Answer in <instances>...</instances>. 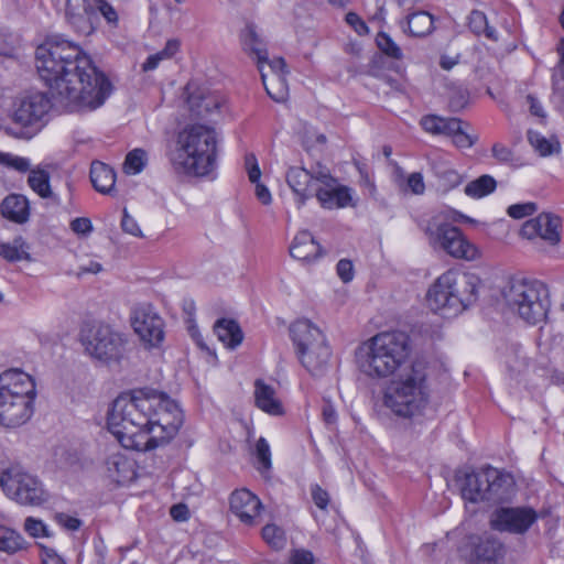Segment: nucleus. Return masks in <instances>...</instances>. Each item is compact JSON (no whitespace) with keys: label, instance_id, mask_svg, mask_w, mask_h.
I'll return each mask as SVG.
<instances>
[{"label":"nucleus","instance_id":"f257e3e1","mask_svg":"<svg viewBox=\"0 0 564 564\" xmlns=\"http://www.w3.org/2000/svg\"><path fill=\"white\" fill-rule=\"evenodd\" d=\"M36 69L48 87L50 97L34 93L18 99L10 113L15 137L30 139L44 126L50 109L67 112L91 111L102 106L112 85L80 46L52 36L36 48Z\"/></svg>","mask_w":564,"mask_h":564},{"label":"nucleus","instance_id":"f03ea898","mask_svg":"<svg viewBox=\"0 0 564 564\" xmlns=\"http://www.w3.org/2000/svg\"><path fill=\"white\" fill-rule=\"evenodd\" d=\"M411 339L404 332H382L361 346L358 361L361 372L372 379H386L398 373L383 392V404L404 419L424 416L430 405L431 388L427 367L421 360H410Z\"/></svg>","mask_w":564,"mask_h":564},{"label":"nucleus","instance_id":"7ed1b4c3","mask_svg":"<svg viewBox=\"0 0 564 564\" xmlns=\"http://www.w3.org/2000/svg\"><path fill=\"white\" fill-rule=\"evenodd\" d=\"M156 402L152 391L143 390L122 393L113 401L107 425L124 448L149 451L150 412Z\"/></svg>","mask_w":564,"mask_h":564},{"label":"nucleus","instance_id":"20e7f679","mask_svg":"<svg viewBox=\"0 0 564 564\" xmlns=\"http://www.w3.org/2000/svg\"><path fill=\"white\" fill-rule=\"evenodd\" d=\"M218 133L214 127L192 123L178 131L169 153L173 170L181 175L207 177L217 169Z\"/></svg>","mask_w":564,"mask_h":564},{"label":"nucleus","instance_id":"39448f33","mask_svg":"<svg viewBox=\"0 0 564 564\" xmlns=\"http://www.w3.org/2000/svg\"><path fill=\"white\" fill-rule=\"evenodd\" d=\"M480 284L475 273L447 270L430 286L427 304L436 313L457 315L477 302Z\"/></svg>","mask_w":564,"mask_h":564},{"label":"nucleus","instance_id":"423d86ee","mask_svg":"<svg viewBox=\"0 0 564 564\" xmlns=\"http://www.w3.org/2000/svg\"><path fill=\"white\" fill-rule=\"evenodd\" d=\"M420 228L430 247L435 251L464 261H475L481 256L479 248L467 238L460 228L454 226L444 213H437L423 219L420 223Z\"/></svg>","mask_w":564,"mask_h":564},{"label":"nucleus","instance_id":"0eeeda50","mask_svg":"<svg viewBox=\"0 0 564 564\" xmlns=\"http://www.w3.org/2000/svg\"><path fill=\"white\" fill-rule=\"evenodd\" d=\"M501 295L510 310L530 325L544 321L550 307L546 286L538 281L520 276L508 280Z\"/></svg>","mask_w":564,"mask_h":564},{"label":"nucleus","instance_id":"6e6552de","mask_svg":"<svg viewBox=\"0 0 564 564\" xmlns=\"http://www.w3.org/2000/svg\"><path fill=\"white\" fill-rule=\"evenodd\" d=\"M85 352L104 364L119 362L127 352L126 334L109 324H94L80 332Z\"/></svg>","mask_w":564,"mask_h":564},{"label":"nucleus","instance_id":"1a4fd4ad","mask_svg":"<svg viewBox=\"0 0 564 564\" xmlns=\"http://www.w3.org/2000/svg\"><path fill=\"white\" fill-rule=\"evenodd\" d=\"M0 486L8 498L21 506L40 507L50 499L42 481L18 464L1 470Z\"/></svg>","mask_w":564,"mask_h":564},{"label":"nucleus","instance_id":"9d476101","mask_svg":"<svg viewBox=\"0 0 564 564\" xmlns=\"http://www.w3.org/2000/svg\"><path fill=\"white\" fill-rule=\"evenodd\" d=\"M156 404L150 412L149 451L169 443L178 433L184 415L178 404L162 392L152 391Z\"/></svg>","mask_w":564,"mask_h":564},{"label":"nucleus","instance_id":"9b49d317","mask_svg":"<svg viewBox=\"0 0 564 564\" xmlns=\"http://www.w3.org/2000/svg\"><path fill=\"white\" fill-rule=\"evenodd\" d=\"M458 481L462 498L469 502L498 501L507 496L508 477L491 466L466 473Z\"/></svg>","mask_w":564,"mask_h":564},{"label":"nucleus","instance_id":"f8f14e48","mask_svg":"<svg viewBox=\"0 0 564 564\" xmlns=\"http://www.w3.org/2000/svg\"><path fill=\"white\" fill-rule=\"evenodd\" d=\"M539 520V513L532 507H498L489 519L490 528L501 533L525 534Z\"/></svg>","mask_w":564,"mask_h":564},{"label":"nucleus","instance_id":"ddd939ff","mask_svg":"<svg viewBox=\"0 0 564 564\" xmlns=\"http://www.w3.org/2000/svg\"><path fill=\"white\" fill-rule=\"evenodd\" d=\"M131 325L140 339L150 347L159 346L164 339L163 319L151 305L135 307Z\"/></svg>","mask_w":564,"mask_h":564},{"label":"nucleus","instance_id":"4468645a","mask_svg":"<svg viewBox=\"0 0 564 564\" xmlns=\"http://www.w3.org/2000/svg\"><path fill=\"white\" fill-rule=\"evenodd\" d=\"M35 398L0 395V424L15 429L25 424L34 412Z\"/></svg>","mask_w":564,"mask_h":564},{"label":"nucleus","instance_id":"2eb2a0df","mask_svg":"<svg viewBox=\"0 0 564 564\" xmlns=\"http://www.w3.org/2000/svg\"><path fill=\"white\" fill-rule=\"evenodd\" d=\"M562 220L558 216L550 213H541L535 218L527 220L520 230L527 239L542 238L550 245L555 246L561 241L560 228Z\"/></svg>","mask_w":564,"mask_h":564},{"label":"nucleus","instance_id":"dca6fc26","mask_svg":"<svg viewBox=\"0 0 564 564\" xmlns=\"http://www.w3.org/2000/svg\"><path fill=\"white\" fill-rule=\"evenodd\" d=\"M506 547L492 535H481L474 539L468 556L469 564H503Z\"/></svg>","mask_w":564,"mask_h":564},{"label":"nucleus","instance_id":"f3484780","mask_svg":"<svg viewBox=\"0 0 564 564\" xmlns=\"http://www.w3.org/2000/svg\"><path fill=\"white\" fill-rule=\"evenodd\" d=\"M184 94L188 111L196 119L208 118L217 112L221 106V101L217 96L203 88H198L192 83L186 85Z\"/></svg>","mask_w":564,"mask_h":564},{"label":"nucleus","instance_id":"a211bd4d","mask_svg":"<svg viewBox=\"0 0 564 564\" xmlns=\"http://www.w3.org/2000/svg\"><path fill=\"white\" fill-rule=\"evenodd\" d=\"M0 395L35 398L36 386L26 372L10 369L0 375Z\"/></svg>","mask_w":564,"mask_h":564},{"label":"nucleus","instance_id":"6ab92c4d","mask_svg":"<svg viewBox=\"0 0 564 564\" xmlns=\"http://www.w3.org/2000/svg\"><path fill=\"white\" fill-rule=\"evenodd\" d=\"M261 508L259 498L248 489L236 490L230 496V510L245 524H253Z\"/></svg>","mask_w":564,"mask_h":564},{"label":"nucleus","instance_id":"aec40b11","mask_svg":"<svg viewBox=\"0 0 564 564\" xmlns=\"http://www.w3.org/2000/svg\"><path fill=\"white\" fill-rule=\"evenodd\" d=\"M240 37L243 51L249 55H254L257 58L258 68L267 94L273 100H278L281 96L273 94L267 83V74L263 72V62L267 61L268 52L263 45L262 40L257 34L256 28L251 24L247 25L246 29L241 32Z\"/></svg>","mask_w":564,"mask_h":564},{"label":"nucleus","instance_id":"412c9836","mask_svg":"<svg viewBox=\"0 0 564 564\" xmlns=\"http://www.w3.org/2000/svg\"><path fill=\"white\" fill-rule=\"evenodd\" d=\"M290 336L296 354L326 341L322 330L306 318L297 319L290 326Z\"/></svg>","mask_w":564,"mask_h":564},{"label":"nucleus","instance_id":"4be33fe9","mask_svg":"<svg viewBox=\"0 0 564 564\" xmlns=\"http://www.w3.org/2000/svg\"><path fill=\"white\" fill-rule=\"evenodd\" d=\"M286 183L296 196L299 207L316 194L313 187V174L304 167L292 166L286 172Z\"/></svg>","mask_w":564,"mask_h":564},{"label":"nucleus","instance_id":"5701e85b","mask_svg":"<svg viewBox=\"0 0 564 564\" xmlns=\"http://www.w3.org/2000/svg\"><path fill=\"white\" fill-rule=\"evenodd\" d=\"M431 169L437 180V186L443 192H448L463 182V176L451 165L444 153H434L430 158Z\"/></svg>","mask_w":564,"mask_h":564},{"label":"nucleus","instance_id":"b1692460","mask_svg":"<svg viewBox=\"0 0 564 564\" xmlns=\"http://www.w3.org/2000/svg\"><path fill=\"white\" fill-rule=\"evenodd\" d=\"M332 351L326 341L297 354L302 366L314 377L323 376L329 364Z\"/></svg>","mask_w":564,"mask_h":564},{"label":"nucleus","instance_id":"393cba45","mask_svg":"<svg viewBox=\"0 0 564 564\" xmlns=\"http://www.w3.org/2000/svg\"><path fill=\"white\" fill-rule=\"evenodd\" d=\"M315 196L321 206L326 209L345 208L351 205L352 200L351 188L337 183L332 187L317 188Z\"/></svg>","mask_w":564,"mask_h":564},{"label":"nucleus","instance_id":"a878e982","mask_svg":"<svg viewBox=\"0 0 564 564\" xmlns=\"http://www.w3.org/2000/svg\"><path fill=\"white\" fill-rule=\"evenodd\" d=\"M322 253L321 246L315 241L311 232L304 230L299 232L290 247V254L300 261L316 260Z\"/></svg>","mask_w":564,"mask_h":564},{"label":"nucleus","instance_id":"bb28decb","mask_svg":"<svg viewBox=\"0 0 564 564\" xmlns=\"http://www.w3.org/2000/svg\"><path fill=\"white\" fill-rule=\"evenodd\" d=\"M0 209L4 218L15 224H24L30 217V202L21 194L7 196L0 205Z\"/></svg>","mask_w":564,"mask_h":564},{"label":"nucleus","instance_id":"cd10ccee","mask_svg":"<svg viewBox=\"0 0 564 564\" xmlns=\"http://www.w3.org/2000/svg\"><path fill=\"white\" fill-rule=\"evenodd\" d=\"M66 17L79 33L89 34L91 32L90 10L87 0H67Z\"/></svg>","mask_w":564,"mask_h":564},{"label":"nucleus","instance_id":"c85d7f7f","mask_svg":"<svg viewBox=\"0 0 564 564\" xmlns=\"http://www.w3.org/2000/svg\"><path fill=\"white\" fill-rule=\"evenodd\" d=\"M254 400L260 410L271 415L283 413L282 404L275 397V390L261 379H257L254 382Z\"/></svg>","mask_w":564,"mask_h":564},{"label":"nucleus","instance_id":"c756f323","mask_svg":"<svg viewBox=\"0 0 564 564\" xmlns=\"http://www.w3.org/2000/svg\"><path fill=\"white\" fill-rule=\"evenodd\" d=\"M107 476L117 484H124L133 476V464L121 453H112L106 459Z\"/></svg>","mask_w":564,"mask_h":564},{"label":"nucleus","instance_id":"7c9ffc66","mask_svg":"<svg viewBox=\"0 0 564 564\" xmlns=\"http://www.w3.org/2000/svg\"><path fill=\"white\" fill-rule=\"evenodd\" d=\"M214 333L217 338L228 348L235 349L243 340L241 327L235 319L220 318L214 324Z\"/></svg>","mask_w":564,"mask_h":564},{"label":"nucleus","instance_id":"2f4dec72","mask_svg":"<svg viewBox=\"0 0 564 564\" xmlns=\"http://www.w3.org/2000/svg\"><path fill=\"white\" fill-rule=\"evenodd\" d=\"M90 181L96 191L109 194L116 184V172L102 162H93L90 166Z\"/></svg>","mask_w":564,"mask_h":564},{"label":"nucleus","instance_id":"473e14b6","mask_svg":"<svg viewBox=\"0 0 564 564\" xmlns=\"http://www.w3.org/2000/svg\"><path fill=\"white\" fill-rule=\"evenodd\" d=\"M267 64L270 68L271 75L267 74V83L269 85L270 90L281 96L276 101H280L285 96V61L282 57H276L271 61L267 58L263 62V65Z\"/></svg>","mask_w":564,"mask_h":564},{"label":"nucleus","instance_id":"72a5a7b5","mask_svg":"<svg viewBox=\"0 0 564 564\" xmlns=\"http://www.w3.org/2000/svg\"><path fill=\"white\" fill-rule=\"evenodd\" d=\"M421 126L429 133L449 137L459 128V119L427 115L421 119Z\"/></svg>","mask_w":564,"mask_h":564},{"label":"nucleus","instance_id":"f704fd0d","mask_svg":"<svg viewBox=\"0 0 564 564\" xmlns=\"http://www.w3.org/2000/svg\"><path fill=\"white\" fill-rule=\"evenodd\" d=\"M405 25L410 35L422 37L429 35L434 30V18L426 11H416L405 18Z\"/></svg>","mask_w":564,"mask_h":564},{"label":"nucleus","instance_id":"c9c22d12","mask_svg":"<svg viewBox=\"0 0 564 564\" xmlns=\"http://www.w3.org/2000/svg\"><path fill=\"white\" fill-rule=\"evenodd\" d=\"M497 187L496 180L488 174H484L474 181H470L464 188V193L474 199H479L494 193Z\"/></svg>","mask_w":564,"mask_h":564},{"label":"nucleus","instance_id":"e433bc0d","mask_svg":"<svg viewBox=\"0 0 564 564\" xmlns=\"http://www.w3.org/2000/svg\"><path fill=\"white\" fill-rule=\"evenodd\" d=\"M468 26L470 31L478 36L482 35L490 41H498L497 30L489 25L486 14L479 10H473L470 12Z\"/></svg>","mask_w":564,"mask_h":564},{"label":"nucleus","instance_id":"4c0bfd02","mask_svg":"<svg viewBox=\"0 0 564 564\" xmlns=\"http://www.w3.org/2000/svg\"><path fill=\"white\" fill-rule=\"evenodd\" d=\"M29 247L22 237H17L12 242L0 243V257L9 262L30 260Z\"/></svg>","mask_w":564,"mask_h":564},{"label":"nucleus","instance_id":"58836bf2","mask_svg":"<svg viewBox=\"0 0 564 564\" xmlns=\"http://www.w3.org/2000/svg\"><path fill=\"white\" fill-rule=\"evenodd\" d=\"M24 538L15 530L0 525V552L14 554L25 549Z\"/></svg>","mask_w":564,"mask_h":564},{"label":"nucleus","instance_id":"ea45409f","mask_svg":"<svg viewBox=\"0 0 564 564\" xmlns=\"http://www.w3.org/2000/svg\"><path fill=\"white\" fill-rule=\"evenodd\" d=\"M28 184L42 198L53 197L50 184V173L43 169H33L30 171Z\"/></svg>","mask_w":564,"mask_h":564},{"label":"nucleus","instance_id":"a19ab883","mask_svg":"<svg viewBox=\"0 0 564 564\" xmlns=\"http://www.w3.org/2000/svg\"><path fill=\"white\" fill-rule=\"evenodd\" d=\"M180 50V41L176 39L169 40L164 48L153 55H150L142 65L144 72L155 69L163 59L173 57Z\"/></svg>","mask_w":564,"mask_h":564},{"label":"nucleus","instance_id":"79ce46f5","mask_svg":"<svg viewBox=\"0 0 564 564\" xmlns=\"http://www.w3.org/2000/svg\"><path fill=\"white\" fill-rule=\"evenodd\" d=\"M180 50V41L176 39L169 40L164 48L153 55H150L142 65L144 72L155 69L163 59L173 57Z\"/></svg>","mask_w":564,"mask_h":564},{"label":"nucleus","instance_id":"37998d69","mask_svg":"<svg viewBox=\"0 0 564 564\" xmlns=\"http://www.w3.org/2000/svg\"><path fill=\"white\" fill-rule=\"evenodd\" d=\"M180 50V41L176 39L169 40L164 48L153 55H150L142 65L144 72L155 69L163 59L173 57Z\"/></svg>","mask_w":564,"mask_h":564},{"label":"nucleus","instance_id":"c03bdc74","mask_svg":"<svg viewBox=\"0 0 564 564\" xmlns=\"http://www.w3.org/2000/svg\"><path fill=\"white\" fill-rule=\"evenodd\" d=\"M148 162L147 152L142 149L130 151L123 162V172L128 175H135L143 171Z\"/></svg>","mask_w":564,"mask_h":564},{"label":"nucleus","instance_id":"a18cd8bd","mask_svg":"<svg viewBox=\"0 0 564 564\" xmlns=\"http://www.w3.org/2000/svg\"><path fill=\"white\" fill-rule=\"evenodd\" d=\"M378 48L388 57L393 59H401L403 53L401 47L391 39L386 32H379L376 36Z\"/></svg>","mask_w":564,"mask_h":564},{"label":"nucleus","instance_id":"49530a36","mask_svg":"<svg viewBox=\"0 0 564 564\" xmlns=\"http://www.w3.org/2000/svg\"><path fill=\"white\" fill-rule=\"evenodd\" d=\"M263 540L275 550H280L285 545V533L275 524H267L262 529Z\"/></svg>","mask_w":564,"mask_h":564},{"label":"nucleus","instance_id":"de8ad7c7","mask_svg":"<svg viewBox=\"0 0 564 564\" xmlns=\"http://www.w3.org/2000/svg\"><path fill=\"white\" fill-rule=\"evenodd\" d=\"M24 531L32 538H50L48 527L40 519L28 517L23 524Z\"/></svg>","mask_w":564,"mask_h":564},{"label":"nucleus","instance_id":"09e8293b","mask_svg":"<svg viewBox=\"0 0 564 564\" xmlns=\"http://www.w3.org/2000/svg\"><path fill=\"white\" fill-rule=\"evenodd\" d=\"M256 456L260 464L259 469L261 471H268L271 469L272 463L270 445L264 437H260L256 443Z\"/></svg>","mask_w":564,"mask_h":564},{"label":"nucleus","instance_id":"8fccbe9b","mask_svg":"<svg viewBox=\"0 0 564 564\" xmlns=\"http://www.w3.org/2000/svg\"><path fill=\"white\" fill-rule=\"evenodd\" d=\"M530 144L543 156L550 155L554 152V145L545 137L535 131L528 132Z\"/></svg>","mask_w":564,"mask_h":564},{"label":"nucleus","instance_id":"3c124183","mask_svg":"<svg viewBox=\"0 0 564 564\" xmlns=\"http://www.w3.org/2000/svg\"><path fill=\"white\" fill-rule=\"evenodd\" d=\"M0 164L13 169L18 172H26L30 170V161L26 158L4 153L0 151Z\"/></svg>","mask_w":564,"mask_h":564},{"label":"nucleus","instance_id":"603ef678","mask_svg":"<svg viewBox=\"0 0 564 564\" xmlns=\"http://www.w3.org/2000/svg\"><path fill=\"white\" fill-rule=\"evenodd\" d=\"M538 209L535 203L528 202L521 204L510 205L507 209V214L514 219H522L527 216L533 215Z\"/></svg>","mask_w":564,"mask_h":564},{"label":"nucleus","instance_id":"864d4df0","mask_svg":"<svg viewBox=\"0 0 564 564\" xmlns=\"http://www.w3.org/2000/svg\"><path fill=\"white\" fill-rule=\"evenodd\" d=\"M463 123L464 122L459 119V128L457 131L452 132L449 137L458 149H468L475 144L477 139L464 131Z\"/></svg>","mask_w":564,"mask_h":564},{"label":"nucleus","instance_id":"5fc2aeb1","mask_svg":"<svg viewBox=\"0 0 564 564\" xmlns=\"http://www.w3.org/2000/svg\"><path fill=\"white\" fill-rule=\"evenodd\" d=\"M55 522L64 530L75 532L80 529L83 521L76 517L69 516L65 512H56L54 514Z\"/></svg>","mask_w":564,"mask_h":564},{"label":"nucleus","instance_id":"6e6d98bb","mask_svg":"<svg viewBox=\"0 0 564 564\" xmlns=\"http://www.w3.org/2000/svg\"><path fill=\"white\" fill-rule=\"evenodd\" d=\"M95 8L110 24L117 25L118 13L115 8L106 0H95Z\"/></svg>","mask_w":564,"mask_h":564},{"label":"nucleus","instance_id":"4d7b16f0","mask_svg":"<svg viewBox=\"0 0 564 564\" xmlns=\"http://www.w3.org/2000/svg\"><path fill=\"white\" fill-rule=\"evenodd\" d=\"M311 495L316 507H318L322 510L327 508L329 502V496L326 490H324L318 485H313L311 487Z\"/></svg>","mask_w":564,"mask_h":564},{"label":"nucleus","instance_id":"13d9d810","mask_svg":"<svg viewBox=\"0 0 564 564\" xmlns=\"http://www.w3.org/2000/svg\"><path fill=\"white\" fill-rule=\"evenodd\" d=\"M121 228L124 232L127 234H130L134 237H141L142 236V231L138 225V223L135 221V219L133 217H131L127 210L124 209L123 210V216H122V219H121Z\"/></svg>","mask_w":564,"mask_h":564},{"label":"nucleus","instance_id":"bf43d9fd","mask_svg":"<svg viewBox=\"0 0 564 564\" xmlns=\"http://www.w3.org/2000/svg\"><path fill=\"white\" fill-rule=\"evenodd\" d=\"M337 274L343 282L347 283L354 278V265L350 260L341 259L336 265Z\"/></svg>","mask_w":564,"mask_h":564},{"label":"nucleus","instance_id":"052dcab7","mask_svg":"<svg viewBox=\"0 0 564 564\" xmlns=\"http://www.w3.org/2000/svg\"><path fill=\"white\" fill-rule=\"evenodd\" d=\"M70 229L78 235H88L93 231V224L89 218L78 217L72 220Z\"/></svg>","mask_w":564,"mask_h":564},{"label":"nucleus","instance_id":"680f3d73","mask_svg":"<svg viewBox=\"0 0 564 564\" xmlns=\"http://www.w3.org/2000/svg\"><path fill=\"white\" fill-rule=\"evenodd\" d=\"M346 22L354 28V30L358 34H366L368 32L367 24L361 20V18L355 12H348L345 18Z\"/></svg>","mask_w":564,"mask_h":564},{"label":"nucleus","instance_id":"e2e57ef3","mask_svg":"<svg viewBox=\"0 0 564 564\" xmlns=\"http://www.w3.org/2000/svg\"><path fill=\"white\" fill-rule=\"evenodd\" d=\"M313 174V187H315V182L321 183L324 187H332L337 183V180L330 175L327 170H321Z\"/></svg>","mask_w":564,"mask_h":564},{"label":"nucleus","instance_id":"0e129e2a","mask_svg":"<svg viewBox=\"0 0 564 564\" xmlns=\"http://www.w3.org/2000/svg\"><path fill=\"white\" fill-rule=\"evenodd\" d=\"M189 333H191V336H192L194 343L197 345V347L200 350L207 352L210 356H215V351L206 344L198 327H196V326L191 327Z\"/></svg>","mask_w":564,"mask_h":564},{"label":"nucleus","instance_id":"69168bd1","mask_svg":"<svg viewBox=\"0 0 564 564\" xmlns=\"http://www.w3.org/2000/svg\"><path fill=\"white\" fill-rule=\"evenodd\" d=\"M314 556L312 552L305 550H296L290 557V564H313Z\"/></svg>","mask_w":564,"mask_h":564},{"label":"nucleus","instance_id":"338daca9","mask_svg":"<svg viewBox=\"0 0 564 564\" xmlns=\"http://www.w3.org/2000/svg\"><path fill=\"white\" fill-rule=\"evenodd\" d=\"M42 564H66L55 550L43 547L41 552Z\"/></svg>","mask_w":564,"mask_h":564},{"label":"nucleus","instance_id":"774afa93","mask_svg":"<svg viewBox=\"0 0 564 564\" xmlns=\"http://www.w3.org/2000/svg\"><path fill=\"white\" fill-rule=\"evenodd\" d=\"M408 186L414 194H423L425 189L423 176L421 173H412L408 177Z\"/></svg>","mask_w":564,"mask_h":564}]
</instances>
